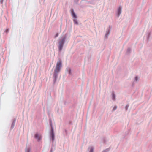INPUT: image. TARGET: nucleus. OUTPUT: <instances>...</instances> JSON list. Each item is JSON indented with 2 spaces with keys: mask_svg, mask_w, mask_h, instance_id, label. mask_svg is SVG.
<instances>
[{
  "mask_svg": "<svg viewBox=\"0 0 152 152\" xmlns=\"http://www.w3.org/2000/svg\"><path fill=\"white\" fill-rule=\"evenodd\" d=\"M110 30L109 28L107 29L106 30V34L105 35V38H107L108 36H109V34H110Z\"/></svg>",
  "mask_w": 152,
  "mask_h": 152,
  "instance_id": "nucleus-7",
  "label": "nucleus"
},
{
  "mask_svg": "<svg viewBox=\"0 0 152 152\" xmlns=\"http://www.w3.org/2000/svg\"><path fill=\"white\" fill-rule=\"evenodd\" d=\"M62 67V62L60 60H59L57 62L56 66L54 69L53 78L54 83H55L57 79L58 75Z\"/></svg>",
  "mask_w": 152,
  "mask_h": 152,
  "instance_id": "nucleus-1",
  "label": "nucleus"
},
{
  "mask_svg": "<svg viewBox=\"0 0 152 152\" xmlns=\"http://www.w3.org/2000/svg\"><path fill=\"white\" fill-rule=\"evenodd\" d=\"M109 151L108 149H106L103 151L102 152H108Z\"/></svg>",
  "mask_w": 152,
  "mask_h": 152,
  "instance_id": "nucleus-17",
  "label": "nucleus"
},
{
  "mask_svg": "<svg viewBox=\"0 0 152 152\" xmlns=\"http://www.w3.org/2000/svg\"><path fill=\"white\" fill-rule=\"evenodd\" d=\"M150 33H149L148 34V39L149 37H150Z\"/></svg>",
  "mask_w": 152,
  "mask_h": 152,
  "instance_id": "nucleus-18",
  "label": "nucleus"
},
{
  "mask_svg": "<svg viewBox=\"0 0 152 152\" xmlns=\"http://www.w3.org/2000/svg\"><path fill=\"white\" fill-rule=\"evenodd\" d=\"M8 31H9V29H7L6 30V32H8Z\"/></svg>",
  "mask_w": 152,
  "mask_h": 152,
  "instance_id": "nucleus-20",
  "label": "nucleus"
},
{
  "mask_svg": "<svg viewBox=\"0 0 152 152\" xmlns=\"http://www.w3.org/2000/svg\"><path fill=\"white\" fill-rule=\"evenodd\" d=\"M122 8L120 6L117 9L116 15L118 17H119L122 12Z\"/></svg>",
  "mask_w": 152,
  "mask_h": 152,
  "instance_id": "nucleus-6",
  "label": "nucleus"
},
{
  "mask_svg": "<svg viewBox=\"0 0 152 152\" xmlns=\"http://www.w3.org/2000/svg\"><path fill=\"white\" fill-rule=\"evenodd\" d=\"M89 152H94V148L92 146H90L88 148Z\"/></svg>",
  "mask_w": 152,
  "mask_h": 152,
  "instance_id": "nucleus-8",
  "label": "nucleus"
},
{
  "mask_svg": "<svg viewBox=\"0 0 152 152\" xmlns=\"http://www.w3.org/2000/svg\"><path fill=\"white\" fill-rule=\"evenodd\" d=\"M112 99L114 101L115 100V95L114 93H113L112 94Z\"/></svg>",
  "mask_w": 152,
  "mask_h": 152,
  "instance_id": "nucleus-12",
  "label": "nucleus"
},
{
  "mask_svg": "<svg viewBox=\"0 0 152 152\" xmlns=\"http://www.w3.org/2000/svg\"><path fill=\"white\" fill-rule=\"evenodd\" d=\"M44 1H45V0H44Z\"/></svg>",
  "mask_w": 152,
  "mask_h": 152,
  "instance_id": "nucleus-21",
  "label": "nucleus"
},
{
  "mask_svg": "<svg viewBox=\"0 0 152 152\" xmlns=\"http://www.w3.org/2000/svg\"><path fill=\"white\" fill-rule=\"evenodd\" d=\"M117 106H115L113 107V111H115V110L117 109Z\"/></svg>",
  "mask_w": 152,
  "mask_h": 152,
  "instance_id": "nucleus-16",
  "label": "nucleus"
},
{
  "mask_svg": "<svg viewBox=\"0 0 152 152\" xmlns=\"http://www.w3.org/2000/svg\"><path fill=\"white\" fill-rule=\"evenodd\" d=\"M34 137L39 142L42 140V136L40 134L36 133L35 134Z\"/></svg>",
  "mask_w": 152,
  "mask_h": 152,
  "instance_id": "nucleus-4",
  "label": "nucleus"
},
{
  "mask_svg": "<svg viewBox=\"0 0 152 152\" xmlns=\"http://www.w3.org/2000/svg\"><path fill=\"white\" fill-rule=\"evenodd\" d=\"M16 121V119H14L13 120V121L12 122V124L11 125V128L12 129H13L15 126V124Z\"/></svg>",
  "mask_w": 152,
  "mask_h": 152,
  "instance_id": "nucleus-10",
  "label": "nucleus"
},
{
  "mask_svg": "<svg viewBox=\"0 0 152 152\" xmlns=\"http://www.w3.org/2000/svg\"><path fill=\"white\" fill-rule=\"evenodd\" d=\"M25 152H31V148L30 146H26L25 149Z\"/></svg>",
  "mask_w": 152,
  "mask_h": 152,
  "instance_id": "nucleus-9",
  "label": "nucleus"
},
{
  "mask_svg": "<svg viewBox=\"0 0 152 152\" xmlns=\"http://www.w3.org/2000/svg\"><path fill=\"white\" fill-rule=\"evenodd\" d=\"M3 0H1L0 1V2L1 4H2L3 3Z\"/></svg>",
  "mask_w": 152,
  "mask_h": 152,
  "instance_id": "nucleus-19",
  "label": "nucleus"
},
{
  "mask_svg": "<svg viewBox=\"0 0 152 152\" xmlns=\"http://www.w3.org/2000/svg\"><path fill=\"white\" fill-rule=\"evenodd\" d=\"M129 105L127 104L126 105V106L125 107V110H127L129 107Z\"/></svg>",
  "mask_w": 152,
  "mask_h": 152,
  "instance_id": "nucleus-15",
  "label": "nucleus"
},
{
  "mask_svg": "<svg viewBox=\"0 0 152 152\" xmlns=\"http://www.w3.org/2000/svg\"><path fill=\"white\" fill-rule=\"evenodd\" d=\"M131 49L130 48H129L127 49V53H130V51H131Z\"/></svg>",
  "mask_w": 152,
  "mask_h": 152,
  "instance_id": "nucleus-14",
  "label": "nucleus"
},
{
  "mask_svg": "<svg viewBox=\"0 0 152 152\" xmlns=\"http://www.w3.org/2000/svg\"><path fill=\"white\" fill-rule=\"evenodd\" d=\"M139 80V77L137 76H136L134 79V81H138Z\"/></svg>",
  "mask_w": 152,
  "mask_h": 152,
  "instance_id": "nucleus-13",
  "label": "nucleus"
},
{
  "mask_svg": "<svg viewBox=\"0 0 152 152\" xmlns=\"http://www.w3.org/2000/svg\"><path fill=\"white\" fill-rule=\"evenodd\" d=\"M66 71L67 72H68L69 74V75L71 74V70L70 68H69V67L67 68H66Z\"/></svg>",
  "mask_w": 152,
  "mask_h": 152,
  "instance_id": "nucleus-11",
  "label": "nucleus"
},
{
  "mask_svg": "<svg viewBox=\"0 0 152 152\" xmlns=\"http://www.w3.org/2000/svg\"><path fill=\"white\" fill-rule=\"evenodd\" d=\"M51 127V132L50 133V136L51 138L53 141L54 139L55 138V135L54 134L53 132V129L52 126V125L50 124Z\"/></svg>",
  "mask_w": 152,
  "mask_h": 152,
  "instance_id": "nucleus-5",
  "label": "nucleus"
},
{
  "mask_svg": "<svg viewBox=\"0 0 152 152\" xmlns=\"http://www.w3.org/2000/svg\"><path fill=\"white\" fill-rule=\"evenodd\" d=\"M71 13L72 16L74 18L73 20V21H74V23L75 24H76L77 25H78V23L77 20L76 19V18H77L76 15L75 13H74V11L73 10H71Z\"/></svg>",
  "mask_w": 152,
  "mask_h": 152,
  "instance_id": "nucleus-3",
  "label": "nucleus"
},
{
  "mask_svg": "<svg viewBox=\"0 0 152 152\" xmlns=\"http://www.w3.org/2000/svg\"><path fill=\"white\" fill-rule=\"evenodd\" d=\"M66 40V36H65L59 39L58 41V48L59 51L61 52Z\"/></svg>",
  "mask_w": 152,
  "mask_h": 152,
  "instance_id": "nucleus-2",
  "label": "nucleus"
}]
</instances>
